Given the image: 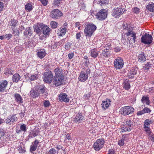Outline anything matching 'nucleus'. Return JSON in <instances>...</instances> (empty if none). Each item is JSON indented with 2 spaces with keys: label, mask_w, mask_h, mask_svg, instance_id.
<instances>
[{
  "label": "nucleus",
  "mask_w": 154,
  "mask_h": 154,
  "mask_svg": "<svg viewBox=\"0 0 154 154\" xmlns=\"http://www.w3.org/2000/svg\"><path fill=\"white\" fill-rule=\"evenodd\" d=\"M47 89L43 85H37L31 90L29 92L30 96L33 98L38 97L42 94L43 97L48 95Z\"/></svg>",
  "instance_id": "1"
},
{
  "label": "nucleus",
  "mask_w": 154,
  "mask_h": 154,
  "mask_svg": "<svg viewBox=\"0 0 154 154\" xmlns=\"http://www.w3.org/2000/svg\"><path fill=\"white\" fill-rule=\"evenodd\" d=\"M127 32L125 34L128 37V42L130 45L133 46L132 44H134L136 42L137 33L133 30L132 28L130 26L126 28Z\"/></svg>",
  "instance_id": "2"
},
{
  "label": "nucleus",
  "mask_w": 154,
  "mask_h": 154,
  "mask_svg": "<svg viewBox=\"0 0 154 154\" xmlns=\"http://www.w3.org/2000/svg\"><path fill=\"white\" fill-rule=\"evenodd\" d=\"M96 29V26L92 23H88L86 24L84 30V33L85 36L88 38L91 37Z\"/></svg>",
  "instance_id": "3"
},
{
  "label": "nucleus",
  "mask_w": 154,
  "mask_h": 154,
  "mask_svg": "<svg viewBox=\"0 0 154 154\" xmlns=\"http://www.w3.org/2000/svg\"><path fill=\"white\" fill-rule=\"evenodd\" d=\"M134 111V108L130 106H126L122 107L119 111L121 114L124 116H126L132 113Z\"/></svg>",
  "instance_id": "4"
},
{
  "label": "nucleus",
  "mask_w": 154,
  "mask_h": 154,
  "mask_svg": "<svg viewBox=\"0 0 154 154\" xmlns=\"http://www.w3.org/2000/svg\"><path fill=\"white\" fill-rule=\"evenodd\" d=\"M90 73V70L89 69H87L85 71H81L78 78L79 81L82 82L86 81L88 79V75Z\"/></svg>",
  "instance_id": "5"
},
{
  "label": "nucleus",
  "mask_w": 154,
  "mask_h": 154,
  "mask_svg": "<svg viewBox=\"0 0 154 154\" xmlns=\"http://www.w3.org/2000/svg\"><path fill=\"white\" fill-rule=\"evenodd\" d=\"M104 143V140L103 139L97 140L93 145L94 149L96 151H99L103 147Z\"/></svg>",
  "instance_id": "6"
},
{
  "label": "nucleus",
  "mask_w": 154,
  "mask_h": 154,
  "mask_svg": "<svg viewBox=\"0 0 154 154\" xmlns=\"http://www.w3.org/2000/svg\"><path fill=\"white\" fill-rule=\"evenodd\" d=\"M153 38L152 36L149 34L145 33L143 35L141 38V42L145 44L149 45L152 41Z\"/></svg>",
  "instance_id": "7"
},
{
  "label": "nucleus",
  "mask_w": 154,
  "mask_h": 154,
  "mask_svg": "<svg viewBox=\"0 0 154 154\" xmlns=\"http://www.w3.org/2000/svg\"><path fill=\"white\" fill-rule=\"evenodd\" d=\"M53 74L51 71H48L44 74L43 80L46 83L50 84L53 77Z\"/></svg>",
  "instance_id": "8"
},
{
  "label": "nucleus",
  "mask_w": 154,
  "mask_h": 154,
  "mask_svg": "<svg viewBox=\"0 0 154 154\" xmlns=\"http://www.w3.org/2000/svg\"><path fill=\"white\" fill-rule=\"evenodd\" d=\"M114 63V67L116 69H121L124 65L123 60L120 57H117L115 59Z\"/></svg>",
  "instance_id": "9"
},
{
  "label": "nucleus",
  "mask_w": 154,
  "mask_h": 154,
  "mask_svg": "<svg viewBox=\"0 0 154 154\" xmlns=\"http://www.w3.org/2000/svg\"><path fill=\"white\" fill-rule=\"evenodd\" d=\"M125 11V9L121 8H114L112 11V15L114 17L117 18L123 14Z\"/></svg>",
  "instance_id": "10"
},
{
  "label": "nucleus",
  "mask_w": 154,
  "mask_h": 154,
  "mask_svg": "<svg viewBox=\"0 0 154 154\" xmlns=\"http://www.w3.org/2000/svg\"><path fill=\"white\" fill-rule=\"evenodd\" d=\"M107 11L105 9L100 10L96 15V17L100 20H104L107 16Z\"/></svg>",
  "instance_id": "11"
},
{
  "label": "nucleus",
  "mask_w": 154,
  "mask_h": 154,
  "mask_svg": "<svg viewBox=\"0 0 154 154\" xmlns=\"http://www.w3.org/2000/svg\"><path fill=\"white\" fill-rule=\"evenodd\" d=\"M62 13L57 9H54L52 11L50 14V17L53 19H58L62 16Z\"/></svg>",
  "instance_id": "12"
},
{
  "label": "nucleus",
  "mask_w": 154,
  "mask_h": 154,
  "mask_svg": "<svg viewBox=\"0 0 154 154\" xmlns=\"http://www.w3.org/2000/svg\"><path fill=\"white\" fill-rule=\"evenodd\" d=\"M133 122L131 120H129L126 122V123L122 127V131L124 132L126 131H130L133 128Z\"/></svg>",
  "instance_id": "13"
},
{
  "label": "nucleus",
  "mask_w": 154,
  "mask_h": 154,
  "mask_svg": "<svg viewBox=\"0 0 154 154\" xmlns=\"http://www.w3.org/2000/svg\"><path fill=\"white\" fill-rule=\"evenodd\" d=\"M18 119L16 114H14L12 116L10 115L8 116L5 119V122L7 124L11 125L17 121Z\"/></svg>",
  "instance_id": "14"
},
{
  "label": "nucleus",
  "mask_w": 154,
  "mask_h": 154,
  "mask_svg": "<svg viewBox=\"0 0 154 154\" xmlns=\"http://www.w3.org/2000/svg\"><path fill=\"white\" fill-rule=\"evenodd\" d=\"M40 26L42 29V34L44 35H46V36L48 37L51 32V29L47 25H42Z\"/></svg>",
  "instance_id": "15"
},
{
  "label": "nucleus",
  "mask_w": 154,
  "mask_h": 154,
  "mask_svg": "<svg viewBox=\"0 0 154 154\" xmlns=\"http://www.w3.org/2000/svg\"><path fill=\"white\" fill-rule=\"evenodd\" d=\"M64 78L62 77L54 76L53 84L56 86H58L64 83Z\"/></svg>",
  "instance_id": "16"
},
{
  "label": "nucleus",
  "mask_w": 154,
  "mask_h": 154,
  "mask_svg": "<svg viewBox=\"0 0 154 154\" xmlns=\"http://www.w3.org/2000/svg\"><path fill=\"white\" fill-rule=\"evenodd\" d=\"M39 132V128L37 127H36L34 129L30 130L29 133L28 137L29 138H33L37 136Z\"/></svg>",
  "instance_id": "17"
},
{
  "label": "nucleus",
  "mask_w": 154,
  "mask_h": 154,
  "mask_svg": "<svg viewBox=\"0 0 154 154\" xmlns=\"http://www.w3.org/2000/svg\"><path fill=\"white\" fill-rule=\"evenodd\" d=\"M58 98L59 100L60 101H64L66 103L69 102V97L65 93H60L59 96Z\"/></svg>",
  "instance_id": "18"
},
{
  "label": "nucleus",
  "mask_w": 154,
  "mask_h": 154,
  "mask_svg": "<svg viewBox=\"0 0 154 154\" xmlns=\"http://www.w3.org/2000/svg\"><path fill=\"white\" fill-rule=\"evenodd\" d=\"M67 30V24L64 23L62 26V28H60V32H58L59 35L63 36L64 35Z\"/></svg>",
  "instance_id": "19"
},
{
  "label": "nucleus",
  "mask_w": 154,
  "mask_h": 154,
  "mask_svg": "<svg viewBox=\"0 0 154 154\" xmlns=\"http://www.w3.org/2000/svg\"><path fill=\"white\" fill-rule=\"evenodd\" d=\"M8 82L5 80H3L0 82V91L3 92L5 90L7 87Z\"/></svg>",
  "instance_id": "20"
},
{
  "label": "nucleus",
  "mask_w": 154,
  "mask_h": 154,
  "mask_svg": "<svg viewBox=\"0 0 154 154\" xmlns=\"http://www.w3.org/2000/svg\"><path fill=\"white\" fill-rule=\"evenodd\" d=\"M111 101L109 99H106V100L103 101L101 104V106L104 110L108 109L111 105Z\"/></svg>",
  "instance_id": "21"
},
{
  "label": "nucleus",
  "mask_w": 154,
  "mask_h": 154,
  "mask_svg": "<svg viewBox=\"0 0 154 154\" xmlns=\"http://www.w3.org/2000/svg\"><path fill=\"white\" fill-rule=\"evenodd\" d=\"M138 69L137 68H132L128 72V77L129 78L132 79L136 74Z\"/></svg>",
  "instance_id": "22"
},
{
  "label": "nucleus",
  "mask_w": 154,
  "mask_h": 154,
  "mask_svg": "<svg viewBox=\"0 0 154 154\" xmlns=\"http://www.w3.org/2000/svg\"><path fill=\"white\" fill-rule=\"evenodd\" d=\"M84 119V117L83 114L81 113H79L75 117L74 122L75 123H80L83 121Z\"/></svg>",
  "instance_id": "23"
},
{
  "label": "nucleus",
  "mask_w": 154,
  "mask_h": 154,
  "mask_svg": "<svg viewBox=\"0 0 154 154\" xmlns=\"http://www.w3.org/2000/svg\"><path fill=\"white\" fill-rule=\"evenodd\" d=\"M46 53L44 49H39L37 51V55L40 59L43 58L46 55Z\"/></svg>",
  "instance_id": "24"
},
{
  "label": "nucleus",
  "mask_w": 154,
  "mask_h": 154,
  "mask_svg": "<svg viewBox=\"0 0 154 154\" xmlns=\"http://www.w3.org/2000/svg\"><path fill=\"white\" fill-rule=\"evenodd\" d=\"M54 72L55 74V76H58L61 77L62 76L64 78V76L63 75V71L61 68H58L54 70Z\"/></svg>",
  "instance_id": "25"
},
{
  "label": "nucleus",
  "mask_w": 154,
  "mask_h": 154,
  "mask_svg": "<svg viewBox=\"0 0 154 154\" xmlns=\"http://www.w3.org/2000/svg\"><path fill=\"white\" fill-rule=\"evenodd\" d=\"M37 75H31L28 74L26 76V80L29 81H31L37 79L38 78Z\"/></svg>",
  "instance_id": "26"
},
{
  "label": "nucleus",
  "mask_w": 154,
  "mask_h": 154,
  "mask_svg": "<svg viewBox=\"0 0 154 154\" xmlns=\"http://www.w3.org/2000/svg\"><path fill=\"white\" fill-rule=\"evenodd\" d=\"M39 143V140L37 139L35 140L32 143V144L31 146L30 151H34L36 150L37 148V145Z\"/></svg>",
  "instance_id": "27"
},
{
  "label": "nucleus",
  "mask_w": 154,
  "mask_h": 154,
  "mask_svg": "<svg viewBox=\"0 0 154 154\" xmlns=\"http://www.w3.org/2000/svg\"><path fill=\"white\" fill-rule=\"evenodd\" d=\"M99 52V51L96 49H92L90 52L91 56L93 58H95L98 55Z\"/></svg>",
  "instance_id": "28"
},
{
  "label": "nucleus",
  "mask_w": 154,
  "mask_h": 154,
  "mask_svg": "<svg viewBox=\"0 0 154 154\" xmlns=\"http://www.w3.org/2000/svg\"><path fill=\"white\" fill-rule=\"evenodd\" d=\"M14 97L15 101L19 103H23V100L20 94L17 93H15L14 94Z\"/></svg>",
  "instance_id": "29"
},
{
  "label": "nucleus",
  "mask_w": 154,
  "mask_h": 154,
  "mask_svg": "<svg viewBox=\"0 0 154 154\" xmlns=\"http://www.w3.org/2000/svg\"><path fill=\"white\" fill-rule=\"evenodd\" d=\"M153 66V64L152 62H148L143 66V69L145 70V71H147L150 68L152 67Z\"/></svg>",
  "instance_id": "30"
},
{
  "label": "nucleus",
  "mask_w": 154,
  "mask_h": 154,
  "mask_svg": "<svg viewBox=\"0 0 154 154\" xmlns=\"http://www.w3.org/2000/svg\"><path fill=\"white\" fill-rule=\"evenodd\" d=\"M146 8L149 11L154 12V3L150 2L147 5Z\"/></svg>",
  "instance_id": "31"
},
{
  "label": "nucleus",
  "mask_w": 154,
  "mask_h": 154,
  "mask_svg": "<svg viewBox=\"0 0 154 154\" xmlns=\"http://www.w3.org/2000/svg\"><path fill=\"white\" fill-rule=\"evenodd\" d=\"M141 101L143 103H146L147 105H149L150 103L149 97L145 95L143 96L141 99Z\"/></svg>",
  "instance_id": "32"
},
{
  "label": "nucleus",
  "mask_w": 154,
  "mask_h": 154,
  "mask_svg": "<svg viewBox=\"0 0 154 154\" xmlns=\"http://www.w3.org/2000/svg\"><path fill=\"white\" fill-rule=\"evenodd\" d=\"M20 76L18 74H15L12 78V80L13 82H17L20 80Z\"/></svg>",
  "instance_id": "33"
},
{
  "label": "nucleus",
  "mask_w": 154,
  "mask_h": 154,
  "mask_svg": "<svg viewBox=\"0 0 154 154\" xmlns=\"http://www.w3.org/2000/svg\"><path fill=\"white\" fill-rule=\"evenodd\" d=\"M25 9L27 12H29L32 9V6L31 3H28L25 5Z\"/></svg>",
  "instance_id": "34"
},
{
  "label": "nucleus",
  "mask_w": 154,
  "mask_h": 154,
  "mask_svg": "<svg viewBox=\"0 0 154 154\" xmlns=\"http://www.w3.org/2000/svg\"><path fill=\"white\" fill-rule=\"evenodd\" d=\"M123 88L126 90H128L131 87L130 83L127 80H125L123 84Z\"/></svg>",
  "instance_id": "35"
},
{
  "label": "nucleus",
  "mask_w": 154,
  "mask_h": 154,
  "mask_svg": "<svg viewBox=\"0 0 154 154\" xmlns=\"http://www.w3.org/2000/svg\"><path fill=\"white\" fill-rule=\"evenodd\" d=\"M153 121L151 119H146L144 122L143 126L149 127V125L153 123Z\"/></svg>",
  "instance_id": "36"
},
{
  "label": "nucleus",
  "mask_w": 154,
  "mask_h": 154,
  "mask_svg": "<svg viewBox=\"0 0 154 154\" xmlns=\"http://www.w3.org/2000/svg\"><path fill=\"white\" fill-rule=\"evenodd\" d=\"M138 58L140 62H143L145 61L146 59V56L143 53L140 54L138 56Z\"/></svg>",
  "instance_id": "37"
},
{
  "label": "nucleus",
  "mask_w": 154,
  "mask_h": 154,
  "mask_svg": "<svg viewBox=\"0 0 154 154\" xmlns=\"http://www.w3.org/2000/svg\"><path fill=\"white\" fill-rule=\"evenodd\" d=\"M143 128L147 135H150L152 133L150 128L147 126H143Z\"/></svg>",
  "instance_id": "38"
},
{
  "label": "nucleus",
  "mask_w": 154,
  "mask_h": 154,
  "mask_svg": "<svg viewBox=\"0 0 154 154\" xmlns=\"http://www.w3.org/2000/svg\"><path fill=\"white\" fill-rule=\"evenodd\" d=\"M102 50L103 51L101 53V55H103L105 57H108L109 56L110 54L108 53V52L107 50H106V49L104 48H102Z\"/></svg>",
  "instance_id": "39"
},
{
  "label": "nucleus",
  "mask_w": 154,
  "mask_h": 154,
  "mask_svg": "<svg viewBox=\"0 0 154 154\" xmlns=\"http://www.w3.org/2000/svg\"><path fill=\"white\" fill-rule=\"evenodd\" d=\"M35 32L38 34H39L41 32V30L39 27L37 25H34L33 26Z\"/></svg>",
  "instance_id": "40"
},
{
  "label": "nucleus",
  "mask_w": 154,
  "mask_h": 154,
  "mask_svg": "<svg viewBox=\"0 0 154 154\" xmlns=\"http://www.w3.org/2000/svg\"><path fill=\"white\" fill-rule=\"evenodd\" d=\"M57 23L54 21H51L50 22V25L51 27L53 29H56L57 26Z\"/></svg>",
  "instance_id": "41"
},
{
  "label": "nucleus",
  "mask_w": 154,
  "mask_h": 154,
  "mask_svg": "<svg viewBox=\"0 0 154 154\" xmlns=\"http://www.w3.org/2000/svg\"><path fill=\"white\" fill-rule=\"evenodd\" d=\"M23 33L25 35H26V36H27L28 35L30 36L32 34V33L31 32V30L29 28H26V29L25 30V31Z\"/></svg>",
  "instance_id": "42"
},
{
  "label": "nucleus",
  "mask_w": 154,
  "mask_h": 154,
  "mask_svg": "<svg viewBox=\"0 0 154 154\" xmlns=\"http://www.w3.org/2000/svg\"><path fill=\"white\" fill-rule=\"evenodd\" d=\"M125 136L124 135H123L122 139L120 140L118 142V144L120 146H123L124 144V138H125Z\"/></svg>",
  "instance_id": "43"
},
{
  "label": "nucleus",
  "mask_w": 154,
  "mask_h": 154,
  "mask_svg": "<svg viewBox=\"0 0 154 154\" xmlns=\"http://www.w3.org/2000/svg\"><path fill=\"white\" fill-rule=\"evenodd\" d=\"M26 125L25 124L21 125L20 128V129L21 131L25 132L26 131Z\"/></svg>",
  "instance_id": "44"
},
{
  "label": "nucleus",
  "mask_w": 154,
  "mask_h": 154,
  "mask_svg": "<svg viewBox=\"0 0 154 154\" xmlns=\"http://www.w3.org/2000/svg\"><path fill=\"white\" fill-rule=\"evenodd\" d=\"M58 153V151H57L54 148L51 149L48 152L49 154H57Z\"/></svg>",
  "instance_id": "45"
},
{
  "label": "nucleus",
  "mask_w": 154,
  "mask_h": 154,
  "mask_svg": "<svg viewBox=\"0 0 154 154\" xmlns=\"http://www.w3.org/2000/svg\"><path fill=\"white\" fill-rule=\"evenodd\" d=\"M72 43L70 42H67L65 44V48L67 50H69L70 48Z\"/></svg>",
  "instance_id": "46"
},
{
  "label": "nucleus",
  "mask_w": 154,
  "mask_h": 154,
  "mask_svg": "<svg viewBox=\"0 0 154 154\" xmlns=\"http://www.w3.org/2000/svg\"><path fill=\"white\" fill-rule=\"evenodd\" d=\"M61 0H54L53 2V5L55 6L59 5Z\"/></svg>",
  "instance_id": "47"
},
{
  "label": "nucleus",
  "mask_w": 154,
  "mask_h": 154,
  "mask_svg": "<svg viewBox=\"0 0 154 154\" xmlns=\"http://www.w3.org/2000/svg\"><path fill=\"white\" fill-rule=\"evenodd\" d=\"M40 1L44 6H46L48 3V1L47 0H38Z\"/></svg>",
  "instance_id": "48"
},
{
  "label": "nucleus",
  "mask_w": 154,
  "mask_h": 154,
  "mask_svg": "<svg viewBox=\"0 0 154 154\" xmlns=\"http://www.w3.org/2000/svg\"><path fill=\"white\" fill-rule=\"evenodd\" d=\"M111 46V43H108L106 45L104 48L106 49V50H109L110 49Z\"/></svg>",
  "instance_id": "49"
},
{
  "label": "nucleus",
  "mask_w": 154,
  "mask_h": 154,
  "mask_svg": "<svg viewBox=\"0 0 154 154\" xmlns=\"http://www.w3.org/2000/svg\"><path fill=\"white\" fill-rule=\"evenodd\" d=\"M50 105V103L48 100H45L44 102V105L45 107H48Z\"/></svg>",
  "instance_id": "50"
},
{
  "label": "nucleus",
  "mask_w": 154,
  "mask_h": 154,
  "mask_svg": "<svg viewBox=\"0 0 154 154\" xmlns=\"http://www.w3.org/2000/svg\"><path fill=\"white\" fill-rule=\"evenodd\" d=\"M144 113H149L151 111V110L147 107H145L143 109Z\"/></svg>",
  "instance_id": "51"
},
{
  "label": "nucleus",
  "mask_w": 154,
  "mask_h": 154,
  "mask_svg": "<svg viewBox=\"0 0 154 154\" xmlns=\"http://www.w3.org/2000/svg\"><path fill=\"white\" fill-rule=\"evenodd\" d=\"M132 10L133 11L135 14H138L140 12L139 9L137 7H135L133 8Z\"/></svg>",
  "instance_id": "52"
},
{
  "label": "nucleus",
  "mask_w": 154,
  "mask_h": 154,
  "mask_svg": "<svg viewBox=\"0 0 154 154\" xmlns=\"http://www.w3.org/2000/svg\"><path fill=\"white\" fill-rule=\"evenodd\" d=\"M4 6L3 3L0 1V13L2 11L4 8Z\"/></svg>",
  "instance_id": "53"
},
{
  "label": "nucleus",
  "mask_w": 154,
  "mask_h": 154,
  "mask_svg": "<svg viewBox=\"0 0 154 154\" xmlns=\"http://www.w3.org/2000/svg\"><path fill=\"white\" fill-rule=\"evenodd\" d=\"M11 36L12 35L11 34H7L4 36V38L8 40L11 37Z\"/></svg>",
  "instance_id": "54"
},
{
  "label": "nucleus",
  "mask_w": 154,
  "mask_h": 154,
  "mask_svg": "<svg viewBox=\"0 0 154 154\" xmlns=\"http://www.w3.org/2000/svg\"><path fill=\"white\" fill-rule=\"evenodd\" d=\"M39 39L41 40H43L45 39L47 37H48V36H46V35H39Z\"/></svg>",
  "instance_id": "55"
},
{
  "label": "nucleus",
  "mask_w": 154,
  "mask_h": 154,
  "mask_svg": "<svg viewBox=\"0 0 154 154\" xmlns=\"http://www.w3.org/2000/svg\"><path fill=\"white\" fill-rule=\"evenodd\" d=\"M147 92L149 93H153L154 92V88H151L147 90Z\"/></svg>",
  "instance_id": "56"
},
{
  "label": "nucleus",
  "mask_w": 154,
  "mask_h": 154,
  "mask_svg": "<svg viewBox=\"0 0 154 154\" xmlns=\"http://www.w3.org/2000/svg\"><path fill=\"white\" fill-rule=\"evenodd\" d=\"M68 56L69 59H72L74 56V53L72 52L69 53L68 54Z\"/></svg>",
  "instance_id": "57"
},
{
  "label": "nucleus",
  "mask_w": 154,
  "mask_h": 154,
  "mask_svg": "<svg viewBox=\"0 0 154 154\" xmlns=\"http://www.w3.org/2000/svg\"><path fill=\"white\" fill-rule=\"evenodd\" d=\"M98 2L99 3H100L101 4H106L107 3V0H99Z\"/></svg>",
  "instance_id": "58"
},
{
  "label": "nucleus",
  "mask_w": 154,
  "mask_h": 154,
  "mask_svg": "<svg viewBox=\"0 0 154 154\" xmlns=\"http://www.w3.org/2000/svg\"><path fill=\"white\" fill-rule=\"evenodd\" d=\"M5 134V133L3 130H0V139H1L2 137L4 136Z\"/></svg>",
  "instance_id": "59"
},
{
  "label": "nucleus",
  "mask_w": 154,
  "mask_h": 154,
  "mask_svg": "<svg viewBox=\"0 0 154 154\" xmlns=\"http://www.w3.org/2000/svg\"><path fill=\"white\" fill-rule=\"evenodd\" d=\"M121 50L120 48L118 47H116L114 48V51L116 52H118Z\"/></svg>",
  "instance_id": "60"
},
{
  "label": "nucleus",
  "mask_w": 154,
  "mask_h": 154,
  "mask_svg": "<svg viewBox=\"0 0 154 154\" xmlns=\"http://www.w3.org/2000/svg\"><path fill=\"white\" fill-rule=\"evenodd\" d=\"M149 136H150L149 137L151 141L152 142H154V135L153 134L152 135V134H151V135Z\"/></svg>",
  "instance_id": "61"
},
{
  "label": "nucleus",
  "mask_w": 154,
  "mask_h": 154,
  "mask_svg": "<svg viewBox=\"0 0 154 154\" xmlns=\"http://www.w3.org/2000/svg\"><path fill=\"white\" fill-rule=\"evenodd\" d=\"M81 37V33L79 32L76 33V38L77 39H79Z\"/></svg>",
  "instance_id": "62"
},
{
  "label": "nucleus",
  "mask_w": 154,
  "mask_h": 154,
  "mask_svg": "<svg viewBox=\"0 0 154 154\" xmlns=\"http://www.w3.org/2000/svg\"><path fill=\"white\" fill-rule=\"evenodd\" d=\"M144 113L143 110L141 111L138 112L137 113V115H141Z\"/></svg>",
  "instance_id": "63"
},
{
  "label": "nucleus",
  "mask_w": 154,
  "mask_h": 154,
  "mask_svg": "<svg viewBox=\"0 0 154 154\" xmlns=\"http://www.w3.org/2000/svg\"><path fill=\"white\" fill-rule=\"evenodd\" d=\"M66 138L68 140H71V135L70 134H67L66 136Z\"/></svg>",
  "instance_id": "64"
}]
</instances>
